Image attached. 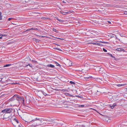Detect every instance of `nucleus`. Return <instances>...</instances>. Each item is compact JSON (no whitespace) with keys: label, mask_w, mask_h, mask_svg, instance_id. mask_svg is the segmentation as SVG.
Wrapping results in <instances>:
<instances>
[{"label":"nucleus","mask_w":127,"mask_h":127,"mask_svg":"<svg viewBox=\"0 0 127 127\" xmlns=\"http://www.w3.org/2000/svg\"><path fill=\"white\" fill-rule=\"evenodd\" d=\"M60 12L62 14L64 15H66V14L65 12H64L63 11H60Z\"/></svg>","instance_id":"nucleus-15"},{"label":"nucleus","mask_w":127,"mask_h":127,"mask_svg":"<svg viewBox=\"0 0 127 127\" xmlns=\"http://www.w3.org/2000/svg\"><path fill=\"white\" fill-rule=\"evenodd\" d=\"M54 49H55L57 50H59L60 51H62V50H61L60 49L58 48H55Z\"/></svg>","instance_id":"nucleus-24"},{"label":"nucleus","mask_w":127,"mask_h":127,"mask_svg":"<svg viewBox=\"0 0 127 127\" xmlns=\"http://www.w3.org/2000/svg\"><path fill=\"white\" fill-rule=\"evenodd\" d=\"M76 96L77 97H78L79 96Z\"/></svg>","instance_id":"nucleus-47"},{"label":"nucleus","mask_w":127,"mask_h":127,"mask_svg":"<svg viewBox=\"0 0 127 127\" xmlns=\"http://www.w3.org/2000/svg\"><path fill=\"white\" fill-rule=\"evenodd\" d=\"M6 35L5 34H0V36H1V37H2L3 36H6Z\"/></svg>","instance_id":"nucleus-19"},{"label":"nucleus","mask_w":127,"mask_h":127,"mask_svg":"<svg viewBox=\"0 0 127 127\" xmlns=\"http://www.w3.org/2000/svg\"><path fill=\"white\" fill-rule=\"evenodd\" d=\"M2 37H0V39L2 38Z\"/></svg>","instance_id":"nucleus-44"},{"label":"nucleus","mask_w":127,"mask_h":127,"mask_svg":"<svg viewBox=\"0 0 127 127\" xmlns=\"http://www.w3.org/2000/svg\"><path fill=\"white\" fill-rule=\"evenodd\" d=\"M110 56L111 57H113V56L112 55V54H109Z\"/></svg>","instance_id":"nucleus-36"},{"label":"nucleus","mask_w":127,"mask_h":127,"mask_svg":"<svg viewBox=\"0 0 127 127\" xmlns=\"http://www.w3.org/2000/svg\"><path fill=\"white\" fill-rule=\"evenodd\" d=\"M55 64H56V65L57 66L60 67L61 65L59 64L57 62H55Z\"/></svg>","instance_id":"nucleus-17"},{"label":"nucleus","mask_w":127,"mask_h":127,"mask_svg":"<svg viewBox=\"0 0 127 127\" xmlns=\"http://www.w3.org/2000/svg\"><path fill=\"white\" fill-rule=\"evenodd\" d=\"M63 3H66V2L64 1H63Z\"/></svg>","instance_id":"nucleus-38"},{"label":"nucleus","mask_w":127,"mask_h":127,"mask_svg":"<svg viewBox=\"0 0 127 127\" xmlns=\"http://www.w3.org/2000/svg\"><path fill=\"white\" fill-rule=\"evenodd\" d=\"M15 96L16 99L17 100H18L19 99L20 96L18 95H15Z\"/></svg>","instance_id":"nucleus-5"},{"label":"nucleus","mask_w":127,"mask_h":127,"mask_svg":"<svg viewBox=\"0 0 127 127\" xmlns=\"http://www.w3.org/2000/svg\"><path fill=\"white\" fill-rule=\"evenodd\" d=\"M99 42H101L103 43L104 44H107L108 43L106 42L105 41H99Z\"/></svg>","instance_id":"nucleus-21"},{"label":"nucleus","mask_w":127,"mask_h":127,"mask_svg":"<svg viewBox=\"0 0 127 127\" xmlns=\"http://www.w3.org/2000/svg\"><path fill=\"white\" fill-rule=\"evenodd\" d=\"M1 62L0 61V63Z\"/></svg>","instance_id":"nucleus-50"},{"label":"nucleus","mask_w":127,"mask_h":127,"mask_svg":"<svg viewBox=\"0 0 127 127\" xmlns=\"http://www.w3.org/2000/svg\"><path fill=\"white\" fill-rule=\"evenodd\" d=\"M45 120L46 121H49V122H51L52 121V119H49V118L47 119H46Z\"/></svg>","instance_id":"nucleus-12"},{"label":"nucleus","mask_w":127,"mask_h":127,"mask_svg":"<svg viewBox=\"0 0 127 127\" xmlns=\"http://www.w3.org/2000/svg\"><path fill=\"white\" fill-rule=\"evenodd\" d=\"M33 39L34 40H35L36 42H38L39 41V40L37 39L36 38H34Z\"/></svg>","instance_id":"nucleus-25"},{"label":"nucleus","mask_w":127,"mask_h":127,"mask_svg":"<svg viewBox=\"0 0 127 127\" xmlns=\"http://www.w3.org/2000/svg\"><path fill=\"white\" fill-rule=\"evenodd\" d=\"M103 51L105 52H107V50H106V49H105L104 48H103Z\"/></svg>","instance_id":"nucleus-27"},{"label":"nucleus","mask_w":127,"mask_h":127,"mask_svg":"<svg viewBox=\"0 0 127 127\" xmlns=\"http://www.w3.org/2000/svg\"><path fill=\"white\" fill-rule=\"evenodd\" d=\"M13 18H9L8 19V21H10L11 19H13Z\"/></svg>","instance_id":"nucleus-30"},{"label":"nucleus","mask_w":127,"mask_h":127,"mask_svg":"<svg viewBox=\"0 0 127 127\" xmlns=\"http://www.w3.org/2000/svg\"><path fill=\"white\" fill-rule=\"evenodd\" d=\"M29 65L30 67H32V64H29L27 65V66H28Z\"/></svg>","instance_id":"nucleus-32"},{"label":"nucleus","mask_w":127,"mask_h":127,"mask_svg":"<svg viewBox=\"0 0 127 127\" xmlns=\"http://www.w3.org/2000/svg\"><path fill=\"white\" fill-rule=\"evenodd\" d=\"M69 83L71 84H75V83L74 82L72 81H71Z\"/></svg>","instance_id":"nucleus-26"},{"label":"nucleus","mask_w":127,"mask_h":127,"mask_svg":"<svg viewBox=\"0 0 127 127\" xmlns=\"http://www.w3.org/2000/svg\"><path fill=\"white\" fill-rule=\"evenodd\" d=\"M107 22L109 23V24H111V22L110 21H107Z\"/></svg>","instance_id":"nucleus-37"},{"label":"nucleus","mask_w":127,"mask_h":127,"mask_svg":"<svg viewBox=\"0 0 127 127\" xmlns=\"http://www.w3.org/2000/svg\"><path fill=\"white\" fill-rule=\"evenodd\" d=\"M14 83H11L12 84H14Z\"/></svg>","instance_id":"nucleus-48"},{"label":"nucleus","mask_w":127,"mask_h":127,"mask_svg":"<svg viewBox=\"0 0 127 127\" xmlns=\"http://www.w3.org/2000/svg\"><path fill=\"white\" fill-rule=\"evenodd\" d=\"M41 92L44 95L46 96L47 95H48L47 94L45 93L43 91H41Z\"/></svg>","instance_id":"nucleus-11"},{"label":"nucleus","mask_w":127,"mask_h":127,"mask_svg":"<svg viewBox=\"0 0 127 127\" xmlns=\"http://www.w3.org/2000/svg\"><path fill=\"white\" fill-rule=\"evenodd\" d=\"M93 44L94 45L99 46H102V44L98 43H93Z\"/></svg>","instance_id":"nucleus-8"},{"label":"nucleus","mask_w":127,"mask_h":127,"mask_svg":"<svg viewBox=\"0 0 127 127\" xmlns=\"http://www.w3.org/2000/svg\"><path fill=\"white\" fill-rule=\"evenodd\" d=\"M116 50L118 51H123L125 52V51L124 50V49L121 48H118L116 49Z\"/></svg>","instance_id":"nucleus-4"},{"label":"nucleus","mask_w":127,"mask_h":127,"mask_svg":"<svg viewBox=\"0 0 127 127\" xmlns=\"http://www.w3.org/2000/svg\"><path fill=\"white\" fill-rule=\"evenodd\" d=\"M33 28H31V29H28L26 31H30L31 30H33Z\"/></svg>","instance_id":"nucleus-31"},{"label":"nucleus","mask_w":127,"mask_h":127,"mask_svg":"<svg viewBox=\"0 0 127 127\" xmlns=\"http://www.w3.org/2000/svg\"><path fill=\"white\" fill-rule=\"evenodd\" d=\"M32 61L33 62H36V61H34V60H32Z\"/></svg>","instance_id":"nucleus-39"},{"label":"nucleus","mask_w":127,"mask_h":127,"mask_svg":"<svg viewBox=\"0 0 127 127\" xmlns=\"http://www.w3.org/2000/svg\"><path fill=\"white\" fill-rule=\"evenodd\" d=\"M126 85V84H118L117 86L118 87H121L124 86Z\"/></svg>","instance_id":"nucleus-10"},{"label":"nucleus","mask_w":127,"mask_h":127,"mask_svg":"<svg viewBox=\"0 0 127 127\" xmlns=\"http://www.w3.org/2000/svg\"><path fill=\"white\" fill-rule=\"evenodd\" d=\"M16 99L15 96V95H14L10 99V101H12Z\"/></svg>","instance_id":"nucleus-6"},{"label":"nucleus","mask_w":127,"mask_h":127,"mask_svg":"<svg viewBox=\"0 0 127 127\" xmlns=\"http://www.w3.org/2000/svg\"><path fill=\"white\" fill-rule=\"evenodd\" d=\"M18 101L22 102L23 104H24V99L23 97L20 96Z\"/></svg>","instance_id":"nucleus-3"},{"label":"nucleus","mask_w":127,"mask_h":127,"mask_svg":"<svg viewBox=\"0 0 127 127\" xmlns=\"http://www.w3.org/2000/svg\"><path fill=\"white\" fill-rule=\"evenodd\" d=\"M65 94H68L67 93H65Z\"/></svg>","instance_id":"nucleus-46"},{"label":"nucleus","mask_w":127,"mask_h":127,"mask_svg":"<svg viewBox=\"0 0 127 127\" xmlns=\"http://www.w3.org/2000/svg\"><path fill=\"white\" fill-rule=\"evenodd\" d=\"M53 31H54L55 32H57V30H56V29H55V28H53Z\"/></svg>","instance_id":"nucleus-28"},{"label":"nucleus","mask_w":127,"mask_h":127,"mask_svg":"<svg viewBox=\"0 0 127 127\" xmlns=\"http://www.w3.org/2000/svg\"><path fill=\"white\" fill-rule=\"evenodd\" d=\"M2 19V13L0 12V20H1Z\"/></svg>","instance_id":"nucleus-22"},{"label":"nucleus","mask_w":127,"mask_h":127,"mask_svg":"<svg viewBox=\"0 0 127 127\" xmlns=\"http://www.w3.org/2000/svg\"><path fill=\"white\" fill-rule=\"evenodd\" d=\"M56 45L58 46H60V45L59 44H56Z\"/></svg>","instance_id":"nucleus-42"},{"label":"nucleus","mask_w":127,"mask_h":127,"mask_svg":"<svg viewBox=\"0 0 127 127\" xmlns=\"http://www.w3.org/2000/svg\"><path fill=\"white\" fill-rule=\"evenodd\" d=\"M56 19L60 22H64V20H63L60 19L58 18H57Z\"/></svg>","instance_id":"nucleus-13"},{"label":"nucleus","mask_w":127,"mask_h":127,"mask_svg":"<svg viewBox=\"0 0 127 127\" xmlns=\"http://www.w3.org/2000/svg\"><path fill=\"white\" fill-rule=\"evenodd\" d=\"M119 34L121 37H125V34L123 33H120Z\"/></svg>","instance_id":"nucleus-20"},{"label":"nucleus","mask_w":127,"mask_h":127,"mask_svg":"<svg viewBox=\"0 0 127 127\" xmlns=\"http://www.w3.org/2000/svg\"><path fill=\"white\" fill-rule=\"evenodd\" d=\"M117 105V104L116 103H114L112 105H110V107L111 109H113L115 106Z\"/></svg>","instance_id":"nucleus-7"},{"label":"nucleus","mask_w":127,"mask_h":127,"mask_svg":"<svg viewBox=\"0 0 127 127\" xmlns=\"http://www.w3.org/2000/svg\"><path fill=\"white\" fill-rule=\"evenodd\" d=\"M47 67H50L52 68H54L55 67L54 65H52L51 64H47Z\"/></svg>","instance_id":"nucleus-9"},{"label":"nucleus","mask_w":127,"mask_h":127,"mask_svg":"<svg viewBox=\"0 0 127 127\" xmlns=\"http://www.w3.org/2000/svg\"><path fill=\"white\" fill-rule=\"evenodd\" d=\"M29 118H30V119H31V118H31V116H30V117H29Z\"/></svg>","instance_id":"nucleus-43"},{"label":"nucleus","mask_w":127,"mask_h":127,"mask_svg":"<svg viewBox=\"0 0 127 127\" xmlns=\"http://www.w3.org/2000/svg\"><path fill=\"white\" fill-rule=\"evenodd\" d=\"M17 127H24L23 126H22V125H19Z\"/></svg>","instance_id":"nucleus-35"},{"label":"nucleus","mask_w":127,"mask_h":127,"mask_svg":"<svg viewBox=\"0 0 127 127\" xmlns=\"http://www.w3.org/2000/svg\"><path fill=\"white\" fill-rule=\"evenodd\" d=\"M12 64H7L6 65H4L3 67H7L8 66H9L11 65Z\"/></svg>","instance_id":"nucleus-14"},{"label":"nucleus","mask_w":127,"mask_h":127,"mask_svg":"<svg viewBox=\"0 0 127 127\" xmlns=\"http://www.w3.org/2000/svg\"><path fill=\"white\" fill-rule=\"evenodd\" d=\"M57 38L61 40H63L64 39L63 38Z\"/></svg>","instance_id":"nucleus-34"},{"label":"nucleus","mask_w":127,"mask_h":127,"mask_svg":"<svg viewBox=\"0 0 127 127\" xmlns=\"http://www.w3.org/2000/svg\"><path fill=\"white\" fill-rule=\"evenodd\" d=\"M0 79H1V78H0ZM0 81H1V80H0Z\"/></svg>","instance_id":"nucleus-51"},{"label":"nucleus","mask_w":127,"mask_h":127,"mask_svg":"<svg viewBox=\"0 0 127 127\" xmlns=\"http://www.w3.org/2000/svg\"><path fill=\"white\" fill-rule=\"evenodd\" d=\"M39 125V124H36V125H33V126H34V127H36L37 126H38Z\"/></svg>","instance_id":"nucleus-33"},{"label":"nucleus","mask_w":127,"mask_h":127,"mask_svg":"<svg viewBox=\"0 0 127 127\" xmlns=\"http://www.w3.org/2000/svg\"><path fill=\"white\" fill-rule=\"evenodd\" d=\"M68 66H71L72 65V62L71 61H69L68 62Z\"/></svg>","instance_id":"nucleus-16"},{"label":"nucleus","mask_w":127,"mask_h":127,"mask_svg":"<svg viewBox=\"0 0 127 127\" xmlns=\"http://www.w3.org/2000/svg\"><path fill=\"white\" fill-rule=\"evenodd\" d=\"M36 35V36H38L39 37H43V36L39 35Z\"/></svg>","instance_id":"nucleus-29"},{"label":"nucleus","mask_w":127,"mask_h":127,"mask_svg":"<svg viewBox=\"0 0 127 127\" xmlns=\"http://www.w3.org/2000/svg\"><path fill=\"white\" fill-rule=\"evenodd\" d=\"M66 12V14H69L71 12L70 11H67V12Z\"/></svg>","instance_id":"nucleus-23"},{"label":"nucleus","mask_w":127,"mask_h":127,"mask_svg":"<svg viewBox=\"0 0 127 127\" xmlns=\"http://www.w3.org/2000/svg\"><path fill=\"white\" fill-rule=\"evenodd\" d=\"M37 120H38L39 121H40L41 122V119H37V118H36L35 119H34L33 120H32V119H30V120H28V121H25V123L26 124H27L28 123H30V122H32V121H36Z\"/></svg>","instance_id":"nucleus-2"},{"label":"nucleus","mask_w":127,"mask_h":127,"mask_svg":"<svg viewBox=\"0 0 127 127\" xmlns=\"http://www.w3.org/2000/svg\"><path fill=\"white\" fill-rule=\"evenodd\" d=\"M14 120L16 122L17 124L19 123V121L16 118H15L14 119Z\"/></svg>","instance_id":"nucleus-18"},{"label":"nucleus","mask_w":127,"mask_h":127,"mask_svg":"<svg viewBox=\"0 0 127 127\" xmlns=\"http://www.w3.org/2000/svg\"><path fill=\"white\" fill-rule=\"evenodd\" d=\"M13 109L12 108H6L2 110L1 112L6 113H10L13 111Z\"/></svg>","instance_id":"nucleus-1"},{"label":"nucleus","mask_w":127,"mask_h":127,"mask_svg":"<svg viewBox=\"0 0 127 127\" xmlns=\"http://www.w3.org/2000/svg\"><path fill=\"white\" fill-rule=\"evenodd\" d=\"M81 107H83L84 106V105H81Z\"/></svg>","instance_id":"nucleus-40"},{"label":"nucleus","mask_w":127,"mask_h":127,"mask_svg":"<svg viewBox=\"0 0 127 127\" xmlns=\"http://www.w3.org/2000/svg\"><path fill=\"white\" fill-rule=\"evenodd\" d=\"M14 126L15 127H16V126H14Z\"/></svg>","instance_id":"nucleus-45"},{"label":"nucleus","mask_w":127,"mask_h":127,"mask_svg":"<svg viewBox=\"0 0 127 127\" xmlns=\"http://www.w3.org/2000/svg\"><path fill=\"white\" fill-rule=\"evenodd\" d=\"M108 119V118H107L106 119Z\"/></svg>","instance_id":"nucleus-49"},{"label":"nucleus","mask_w":127,"mask_h":127,"mask_svg":"<svg viewBox=\"0 0 127 127\" xmlns=\"http://www.w3.org/2000/svg\"><path fill=\"white\" fill-rule=\"evenodd\" d=\"M82 127H85V126L83 125H82Z\"/></svg>","instance_id":"nucleus-41"}]
</instances>
